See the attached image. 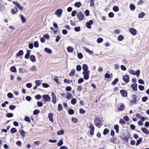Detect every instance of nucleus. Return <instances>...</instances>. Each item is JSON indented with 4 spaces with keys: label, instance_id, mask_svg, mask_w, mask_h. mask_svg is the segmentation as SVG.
Wrapping results in <instances>:
<instances>
[{
    "label": "nucleus",
    "instance_id": "obj_1",
    "mask_svg": "<svg viewBox=\"0 0 149 149\" xmlns=\"http://www.w3.org/2000/svg\"><path fill=\"white\" fill-rule=\"evenodd\" d=\"M102 119L100 116H97L94 119V123L96 127L100 128L102 125Z\"/></svg>",
    "mask_w": 149,
    "mask_h": 149
},
{
    "label": "nucleus",
    "instance_id": "obj_2",
    "mask_svg": "<svg viewBox=\"0 0 149 149\" xmlns=\"http://www.w3.org/2000/svg\"><path fill=\"white\" fill-rule=\"evenodd\" d=\"M63 12V10L61 9H58L55 12V14L58 17H60L61 16Z\"/></svg>",
    "mask_w": 149,
    "mask_h": 149
},
{
    "label": "nucleus",
    "instance_id": "obj_3",
    "mask_svg": "<svg viewBox=\"0 0 149 149\" xmlns=\"http://www.w3.org/2000/svg\"><path fill=\"white\" fill-rule=\"evenodd\" d=\"M88 127L90 129V134L91 135H93L94 134V132L95 130V127L93 124L90 123L88 126Z\"/></svg>",
    "mask_w": 149,
    "mask_h": 149
},
{
    "label": "nucleus",
    "instance_id": "obj_4",
    "mask_svg": "<svg viewBox=\"0 0 149 149\" xmlns=\"http://www.w3.org/2000/svg\"><path fill=\"white\" fill-rule=\"evenodd\" d=\"M77 17L80 20H82L84 19V15L81 12H79L77 13Z\"/></svg>",
    "mask_w": 149,
    "mask_h": 149
},
{
    "label": "nucleus",
    "instance_id": "obj_5",
    "mask_svg": "<svg viewBox=\"0 0 149 149\" xmlns=\"http://www.w3.org/2000/svg\"><path fill=\"white\" fill-rule=\"evenodd\" d=\"M129 73L133 75H136L137 77H138L140 74V70H137L135 72L133 70H131L129 71Z\"/></svg>",
    "mask_w": 149,
    "mask_h": 149
},
{
    "label": "nucleus",
    "instance_id": "obj_6",
    "mask_svg": "<svg viewBox=\"0 0 149 149\" xmlns=\"http://www.w3.org/2000/svg\"><path fill=\"white\" fill-rule=\"evenodd\" d=\"M42 97L46 102L50 101L51 98L48 95H44L42 96Z\"/></svg>",
    "mask_w": 149,
    "mask_h": 149
},
{
    "label": "nucleus",
    "instance_id": "obj_7",
    "mask_svg": "<svg viewBox=\"0 0 149 149\" xmlns=\"http://www.w3.org/2000/svg\"><path fill=\"white\" fill-rule=\"evenodd\" d=\"M93 23V21L92 20H90L89 22H86V26L88 29L91 28V25Z\"/></svg>",
    "mask_w": 149,
    "mask_h": 149
},
{
    "label": "nucleus",
    "instance_id": "obj_8",
    "mask_svg": "<svg viewBox=\"0 0 149 149\" xmlns=\"http://www.w3.org/2000/svg\"><path fill=\"white\" fill-rule=\"evenodd\" d=\"M90 71H86L84 73L83 72L82 74L84 75V78L85 80H87L89 78V74L90 73Z\"/></svg>",
    "mask_w": 149,
    "mask_h": 149
},
{
    "label": "nucleus",
    "instance_id": "obj_9",
    "mask_svg": "<svg viewBox=\"0 0 149 149\" xmlns=\"http://www.w3.org/2000/svg\"><path fill=\"white\" fill-rule=\"evenodd\" d=\"M131 97L132 100L131 101V102L134 104H136L137 101V96L133 94L132 95Z\"/></svg>",
    "mask_w": 149,
    "mask_h": 149
},
{
    "label": "nucleus",
    "instance_id": "obj_10",
    "mask_svg": "<svg viewBox=\"0 0 149 149\" xmlns=\"http://www.w3.org/2000/svg\"><path fill=\"white\" fill-rule=\"evenodd\" d=\"M52 102L54 104H55L56 102L57 97L55 94L53 92L52 93Z\"/></svg>",
    "mask_w": 149,
    "mask_h": 149
},
{
    "label": "nucleus",
    "instance_id": "obj_11",
    "mask_svg": "<svg viewBox=\"0 0 149 149\" xmlns=\"http://www.w3.org/2000/svg\"><path fill=\"white\" fill-rule=\"evenodd\" d=\"M129 31L131 34L133 35H135L137 34V31L136 30L133 28H131L129 30Z\"/></svg>",
    "mask_w": 149,
    "mask_h": 149
},
{
    "label": "nucleus",
    "instance_id": "obj_12",
    "mask_svg": "<svg viewBox=\"0 0 149 149\" xmlns=\"http://www.w3.org/2000/svg\"><path fill=\"white\" fill-rule=\"evenodd\" d=\"M82 68L83 70V72L84 73L86 71H90L88 70V68L87 65L86 64H84L83 65Z\"/></svg>",
    "mask_w": 149,
    "mask_h": 149
},
{
    "label": "nucleus",
    "instance_id": "obj_13",
    "mask_svg": "<svg viewBox=\"0 0 149 149\" xmlns=\"http://www.w3.org/2000/svg\"><path fill=\"white\" fill-rule=\"evenodd\" d=\"M120 92L121 95L124 97H126L127 96V91L124 90H120Z\"/></svg>",
    "mask_w": 149,
    "mask_h": 149
},
{
    "label": "nucleus",
    "instance_id": "obj_14",
    "mask_svg": "<svg viewBox=\"0 0 149 149\" xmlns=\"http://www.w3.org/2000/svg\"><path fill=\"white\" fill-rule=\"evenodd\" d=\"M13 3L16 5L20 10H22L23 9L22 7L20 4H19L17 2L15 1H13Z\"/></svg>",
    "mask_w": 149,
    "mask_h": 149
},
{
    "label": "nucleus",
    "instance_id": "obj_15",
    "mask_svg": "<svg viewBox=\"0 0 149 149\" xmlns=\"http://www.w3.org/2000/svg\"><path fill=\"white\" fill-rule=\"evenodd\" d=\"M123 79V80L126 83H128L129 81V77L128 75H124Z\"/></svg>",
    "mask_w": 149,
    "mask_h": 149
},
{
    "label": "nucleus",
    "instance_id": "obj_16",
    "mask_svg": "<svg viewBox=\"0 0 149 149\" xmlns=\"http://www.w3.org/2000/svg\"><path fill=\"white\" fill-rule=\"evenodd\" d=\"M137 84H134L131 85V87L132 88V90L134 91H136L137 89Z\"/></svg>",
    "mask_w": 149,
    "mask_h": 149
},
{
    "label": "nucleus",
    "instance_id": "obj_17",
    "mask_svg": "<svg viewBox=\"0 0 149 149\" xmlns=\"http://www.w3.org/2000/svg\"><path fill=\"white\" fill-rule=\"evenodd\" d=\"M53 114L52 113H49L48 114V118H49V120L52 122L54 121L53 118Z\"/></svg>",
    "mask_w": 149,
    "mask_h": 149
},
{
    "label": "nucleus",
    "instance_id": "obj_18",
    "mask_svg": "<svg viewBox=\"0 0 149 149\" xmlns=\"http://www.w3.org/2000/svg\"><path fill=\"white\" fill-rule=\"evenodd\" d=\"M73 97V96L71 93H67V96L66 98L68 100H70Z\"/></svg>",
    "mask_w": 149,
    "mask_h": 149
},
{
    "label": "nucleus",
    "instance_id": "obj_19",
    "mask_svg": "<svg viewBox=\"0 0 149 149\" xmlns=\"http://www.w3.org/2000/svg\"><path fill=\"white\" fill-rule=\"evenodd\" d=\"M31 51L30 50H27L26 51L27 53L25 56V58L26 59H28L29 58L30 56V52Z\"/></svg>",
    "mask_w": 149,
    "mask_h": 149
},
{
    "label": "nucleus",
    "instance_id": "obj_20",
    "mask_svg": "<svg viewBox=\"0 0 149 149\" xmlns=\"http://www.w3.org/2000/svg\"><path fill=\"white\" fill-rule=\"evenodd\" d=\"M24 54V52L23 50H19L16 54V56H22Z\"/></svg>",
    "mask_w": 149,
    "mask_h": 149
},
{
    "label": "nucleus",
    "instance_id": "obj_21",
    "mask_svg": "<svg viewBox=\"0 0 149 149\" xmlns=\"http://www.w3.org/2000/svg\"><path fill=\"white\" fill-rule=\"evenodd\" d=\"M30 59L32 62H35L36 61V57L34 55H31L30 56Z\"/></svg>",
    "mask_w": 149,
    "mask_h": 149
},
{
    "label": "nucleus",
    "instance_id": "obj_22",
    "mask_svg": "<svg viewBox=\"0 0 149 149\" xmlns=\"http://www.w3.org/2000/svg\"><path fill=\"white\" fill-rule=\"evenodd\" d=\"M141 130L144 133L147 134H149V131H148L146 128H142L141 129Z\"/></svg>",
    "mask_w": 149,
    "mask_h": 149
},
{
    "label": "nucleus",
    "instance_id": "obj_23",
    "mask_svg": "<svg viewBox=\"0 0 149 149\" xmlns=\"http://www.w3.org/2000/svg\"><path fill=\"white\" fill-rule=\"evenodd\" d=\"M10 70L11 71L13 72L16 73L17 72L16 69L15 67L14 66L11 67L10 68Z\"/></svg>",
    "mask_w": 149,
    "mask_h": 149
},
{
    "label": "nucleus",
    "instance_id": "obj_24",
    "mask_svg": "<svg viewBox=\"0 0 149 149\" xmlns=\"http://www.w3.org/2000/svg\"><path fill=\"white\" fill-rule=\"evenodd\" d=\"M143 138L141 137L139 138V139L137 141L136 143V146H138L142 141Z\"/></svg>",
    "mask_w": 149,
    "mask_h": 149
},
{
    "label": "nucleus",
    "instance_id": "obj_25",
    "mask_svg": "<svg viewBox=\"0 0 149 149\" xmlns=\"http://www.w3.org/2000/svg\"><path fill=\"white\" fill-rule=\"evenodd\" d=\"M44 50L46 52L49 54H51L52 52V50L48 48H45Z\"/></svg>",
    "mask_w": 149,
    "mask_h": 149
},
{
    "label": "nucleus",
    "instance_id": "obj_26",
    "mask_svg": "<svg viewBox=\"0 0 149 149\" xmlns=\"http://www.w3.org/2000/svg\"><path fill=\"white\" fill-rule=\"evenodd\" d=\"M18 11L17 9L15 7L11 10V12L13 14H15Z\"/></svg>",
    "mask_w": 149,
    "mask_h": 149
},
{
    "label": "nucleus",
    "instance_id": "obj_27",
    "mask_svg": "<svg viewBox=\"0 0 149 149\" xmlns=\"http://www.w3.org/2000/svg\"><path fill=\"white\" fill-rule=\"evenodd\" d=\"M19 132L20 133L22 137H25V132L24 130L21 129V130H19Z\"/></svg>",
    "mask_w": 149,
    "mask_h": 149
},
{
    "label": "nucleus",
    "instance_id": "obj_28",
    "mask_svg": "<svg viewBox=\"0 0 149 149\" xmlns=\"http://www.w3.org/2000/svg\"><path fill=\"white\" fill-rule=\"evenodd\" d=\"M84 49L86 52L89 53L90 54H92L93 53V51L90 50L88 48L86 47H84Z\"/></svg>",
    "mask_w": 149,
    "mask_h": 149
},
{
    "label": "nucleus",
    "instance_id": "obj_29",
    "mask_svg": "<svg viewBox=\"0 0 149 149\" xmlns=\"http://www.w3.org/2000/svg\"><path fill=\"white\" fill-rule=\"evenodd\" d=\"M67 49L68 52H72L73 51V48L70 46L68 47L67 48Z\"/></svg>",
    "mask_w": 149,
    "mask_h": 149
},
{
    "label": "nucleus",
    "instance_id": "obj_30",
    "mask_svg": "<svg viewBox=\"0 0 149 149\" xmlns=\"http://www.w3.org/2000/svg\"><path fill=\"white\" fill-rule=\"evenodd\" d=\"M81 4L80 2H76L74 4L75 6H77V8H79L81 6Z\"/></svg>",
    "mask_w": 149,
    "mask_h": 149
},
{
    "label": "nucleus",
    "instance_id": "obj_31",
    "mask_svg": "<svg viewBox=\"0 0 149 149\" xmlns=\"http://www.w3.org/2000/svg\"><path fill=\"white\" fill-rule=\"evenodd\" d=\"M125 106L123 104H121L120 106L118 108V110L120 111H123L124 109Z\"/></svg>",
    "mask_w": 149,
    "mask_h": 149
},
{
    "label": "nucleus",
    "instance_id": "obj_32",
    "mask_svg": "<svg viewBox=\"0 0 149 149\" xmlns=\"http://www.w3.org/2000/svg\"><path fill=\"white\" fill-rule=\"evenodd\" d=\"M145 15V14L144 12H142L139 14L138 17L139 18H143Z\"/></svg>",
    "mask_w": 149,
    "mask_h": 149
},
{
    "label": "nucleus",
    "instance_id": "obj_33",
    "mask_svg": "<svg viewBox=\"0 0 149 149\" xmlns=\"http://www.w3.org/2000/svg\"><path fill=\"white\" fill-rule=\"evenodd\" d=\"M77 102V100L75 98H72L71 101V103L73 105H74L76 104V103Z\"/></svg>",
    "mask_w": 149,
    "mask_h": 149
},
{
    "label": "nucleus",
    "instance_id": "obj_34",
    "mask_svg": "<svg viewBox=\"0 0 149 149\" xmlns=\"http://www.w3.org/2000/svg\"><path fill=\"white\" fill-rule=\"evenodd\" d=\"M114 129L116 130V133H118L119 131V126L118 125H114Z\"/></svg>",
    "mask_w": 149,
    "mask_h": 149
},
{
    "label": "nucleus",
    "instance_id": "obj_35",
    "mask_svg": "<svg viewBox=\"0 0 149 149\" xmlns=\"http://www.w3.org/2000/svg\"><path fill=\"white\" fill-rule=\"evenodd\" d=\"M130 8L131 10H134L136 8L135 5L134 4H131L130 6Z\"/></svg>",
    "mask_w": 149,
    "mask_h": 149
},
{
    "label": "nucleus",
    "instance_id": "obj_36",
    "mask_svg": "<svg viewBox=\"0 0 149 149\" xmlns=\"http://www.w3.org/2000/svg\"><path fill=\"white\" fill-rule=\"evenodd\" d=\"M109 132V130L107 128L105 129L103 131V134L105 135L107 134Z\"/></svg>",
    "mask_w": 149,
    "mask_h": 149
},
{
    "label": "nucleus",
    "instance_id": "obj_37",
    "mask_svg": "<svg viewBox=\"0 0 149 149\" xmlns=\"http://www.w3.org/2000/svg\"><path fill=\"white\" fill-rule=\"evenodd\" d=\"M21 17V19L22 22L23 23H25L26 22V20L25 17H24L23 15H21L20 16Z\"/></svg>",
    "mask_w": 149,
    "mask_h": 149
},
{
    "label": "nucleus",
    "instance_id": "obj_38",
    "mask_svg": "<svg viewBox=\"0 0 149 149\" xmlns=\"http://www.w3.org/2000/svg\"><path fill=\"white\" fill-rule=\"evenodd\" d=\"M113 10L115 12H118L119 10V8L117 6H114L113 8Z\"/></svg>",
    "mask_w": 149,
    "mask_h": 149
},
{
    "label": "nucleus",
    "instance_id": "obj_39",
    "mask_svg": "<svg viewBox=\"0 0 149 149\" xmlns=\"http://www.w3.org/2000/svg\"><path fill=\"white\" fill-rule=\"evenodd\" d=\"M54 80L57 84H60V82L59 81L57 77L55 76Z\"/></svg>",
    "mask_w": 149,
    "mask_h": 149
},
{
    "label": "nucleus",
    "instance_id": "obj_40",
    "mask_svg": "<svg viewBox=\"0 0 149 149\" xmlns=\"http://www.w3.org/2000/svg\"><path fill=\"white\" fill-rule=\"evenodd\" d=\"M130 137V135L129 134H127L124 138V140L125 141L127 142L128 141L129 138Z\"/></svg>",
    "mask_w": 149,
    "mask_h": 149
},
{
    "label": "nucleus",
    "instance_id": "obj_41",
    "mask_svg": "<svg viewBox=\"0 0 149 149\" xmlns=\"http://www.w3.org/2000/svg\"><path fill=\"white\" fill-rule=\"evenodd\" d=\"M103 40V39L102 38H98L97 39V42L98 43H100L102 42Z\"/></svg>",
    "mask_w": 149,
    "mask_h": 149
},
{
    "label": "nucleus",
    "instance_id": "obj_42",
    "mask_svg": "<svg viewBox=\"0 0 149 149\" xmlns=\"http://www.w3.org/2000/svg\"><path fill=\"white\" fill-rule=\"evenodd\" d=\"M75 70L74 69L72 70L69 75L70 76L72 77L75 74Z\"/></svg>",
    "mask_w": 149,
    "mask_h": 149
},
{
    "label": "nucleus",
    "instance_id": "obj_43",
    "mask_svg": "<svg viewBox=\"0 0 149 149\" xmlns=\"http://www.w3.org/2000/svg\"><path fill=\"white\" fill-rule=\"evenodd\" d=\"M64 133V131L63 130H60L57 132V134L58 135H62Z\"/></svg>",
    "mask_w": 149,
    "mask_h": 149
},
{
    "label": "nucleus",
    "instance_id": "obj_44",
    "mask_svg": "<svg viewBox=\"0 0 149 149\" xmlns=\"http://www.w3.org/2000/svg\"><path fill=\"white\" fill-rule=\"evenodd\" d=\"M17 129L15 127L13 128H11L10 130V131H11V133L12 134H14V133H15V132H17Z\"/></svg>",
    "mask_w": 149,
    "mask_h": 149
},
{
    "label": "nucleus",
    "instance_id": "obj_45",
    "mask_svg": "<svg viewBox=\"0 0 149 149\" xmlns=\"http://www.w3.org/2000/svg\"><path fill=\"white\" fill-rule=\"evenodd\" d=\"M68 113L70 115H73L74 113V111L73 109H70L68 111Z\"/></svg>",
    "mask_w": 149,
    "mask_h": 149
},
{
    "label": "nucleus",
    "instance_id": "obj_46",
    "mask_svg": "<svg viewBox=\"0 0 149 149\" xmlns=\"http://www.w3.org/2000/svg\"><path fill=\"white\" fill-rule=\"evenodd\" d=\"M118 81V78H116L112 82V84L113 85H115L117 83V82Z\"/></svg>",
    "mask_w": 149,
    "mask_h": 149
},
{
    "label": "nucleus",
    "instance_id": "obj_47",
    "mask_svg": "<svg viewBox=\"0 0 149 149\" xmlns=\"http://www.w3.org/2000/svg\"><path fill=\"white\" fill-rule=\"evenodd\" d=\"M36 85L38 86H40L41 84L39 80H36L35 81Z\"/></svg>",
    "mask_w": 149,
    "mask_h": 149
},
{
    "label": "nucleus",
    "instance_id": "obj_48",
    "mask_svg": "<svg viewBox=\"0 0 149 149\" xmlns=\"http://www.w3.org/2000/svg\"><path fill=\"white\" fill-rule=\"evenodd\" d=\"M77 56L79 58L81 59L83 58V55L81 53L79 52V53L78 54Z\"/></svg>",
    "mask_w": 149,
    "mask_h": 149
},
{
    "label": "nucleus",
    "instance_id": "obj_49",
    "mask_svg": "<svg viewBox=\"0 0 149 149\" xmlns=\"http://www.w3.org/2000/svg\"><path fill=\"white\" fill-rule=\"evenodd\" d=\"M13 116V114L12 113H8L6 115V116L8 118L12 117Z\"/></svg>",
    "mask_w": 149,
    "mask_h": 149
},
{
    "label": "nucleus",
    "instance_id": "obj_50",
    "mask_svg": "<svg viewBox=\"0 0 149 149\" xmlns=\"http://www.w3.org/2000/svg\"><path fill=\"white\" fill-rule=\"evenodd\" d=\"M124 38V37L122 35H119L118 38V40L119 41H121Z\"/></svg>",
    "mask_w": 149,
    "mask_h": 149
},
{
    "label": "nucleus",
    "instance_id": "obj_51",
    "mask_svg": "<svg viewBox=\"0 0 149 149\" xmlns=\"http://www.w3.org/2000/svg\"><path fill=\"white\" fill-rule=\"evenodd\" d=\"M63 140L61 139L57 144L58 146H60L63 144Z\"/></svg>",
    "mask_w": 149,
    "mask_h": 149
},
{
    "label": "nucleus",
    "instance_id": "obj_52",
    "mask_svg": "<svg viewBox=\"0 0 149 149\" xmlns=\"http://www.w3.org/2000/svg\"><path fill=\"white\" fill-rule=\"evenodd\" d=\"M34 45L35 47L38 48L39 47V45L38 42L37 41H35L34 42Z\"/></svg>",
    "mask_w": 149,
    "mask_h": 149
},
{
    "label": "nucleus",
    "instance_id": "obj_53",
    "mask_svg": "<svg viewBox=\"0 0 149 149\" xmlns=\"http://www.w3.org/2000/svg\"><path fill=\"white\" fill-rule=\"evenodd\" d=\"M24 120L27 122H29V123H30L31 122V120L29 118V117L28 116H26L25 118H24Z\"/></svg>",
    "mask_w": 149,
    "mask_h": 149
},
{
    "label": "nucleus",
    "instance_id": "obj_54",
    "mask_svg": "<svg viewBox=\"0 0 149 149\" xmlns=\"http://www.w3.org/2000/svg\"><path fill=\"white\" fill-rule=\"evenodd\" d=\"M7 96L9 98H11L13 97V95L12 93L10 92L8 93Z\"/></svg>",
    "mask_w": 149,
    "mask_h": 149
},
{
    "label": "nucleus",
    "instance_id": "obj_55",
    "mask_svg": "<svg viewBox=\"0 0 149 149\" xmlns=\"http://www.w3.org/2000/svg\"><path fill=\"white\" fill-rule=\"evenodd\" d=\"M36 71V67L34 66H33L31 68V71L32 72H35Z\"/></svg>",
    "mask_w": 149,
    "mask_h": 149
},
{
    "label": "nucleus",
    "instance_id": "obj_56",
    "mask_svg": "<svg viewBox=\"0 0 149 149\" xmlns=\"http://www.w3.org/2000/svg\"><path fill=\"white\" fill-rule=\"evenodd\" d=\"M72 120L73 123H77L78 122V119L75 118H72Z\"/></svg>",
    "mask_w": 149,
    "mask_h": 149
},
{
    "label": "nucleus",
    "instance_id": "obj_57",
    "mask_svg": "<svg viewBox=\"0 0 149 149\" xmlns=\"http://www.w3.org/2000/svg\"><path fill=\"white\" fill-rule=\"evenodd\" d=\"M37 104L38 106L39 107H42L43 105V103L40 101H38V102H37Z\"/></svg>",
    "mask_w": 149,
    "mask_h": 149
},
{
    "label": "nucleus",
    "instance_id": "obj_58",
    "mask_svg": "<svg viewBox=\"0 0 149 149\" xmlns=\"http://www.w3.org/2000/svg\"><path fill=\"white\" fill-rule=\"evenodd\" d=\"M138 88L139 90L141 91H143L144 89V87L141 85H139L138 86Z\"/></svg>",
    "mask_w": 149,
    "mask_h": 149
},
{
    "label": "nucleus",
    "instance_id": "obj_59",
    "mask_svg": "<svg viewBox=\"0 0 149 149\" xmlns=\"http://www.w3.org/2000/svg\"><path fill=\"white\" fill-rule=\"evenodd\" d=\"M63 109V107L62 105L59 104L58 106V110L59 111H61Z\"/></svg>",
    "mask_w": 149,
    "mask_h": 149
},
{
    "label": "nucleus",
    "instance_id": "obj_60",
    "mask_svg": "<svg viewBox=\"0 0 149 149\" xmlns=\"http://www.w3.org/2000/svg\"><path fill=\"white\" fill-rule=\"evenodd\" d=\"M109 17L110 18L113 17L114 16V14L113 12H110L108 14Z\"/></svg>",
    "mask_w": 149,
    "mask_h": 149
},
{
    "label": "nucleus",
    "instance_id": "obj_61",
    "mask_svg": "<svg viewBox=\"0 0 149 149\" xmlns=\"http://www.w3.org/2000/svg\"><path fill=\"white\" fill-rule=\"evenodd\" d=\"M81 67L80 65H77L76 66V70L78 71H80L81 70Z\"/></svg>",
    "mask_w": 149,
    "mask_h": 149
},
{
    "label": "nucleus",
    "instance_id": "obj_62",
    "mask_svg": "<svg viewBox=\"0 0 149 149\" xmlns=\"http://www.w3.org/2000/svg\"><path fill=\"white\" fill-rule=\"evenodd\" d=\"M42 86L44 88H47L49 87V84L46 83H43L42 84Z\"/></svg>",
    "mask_w": 149,
    "mask_h": 149
},
{
    "label": "nucleus",
    "instance_id": "obj_63",
    "mask_svg": "<svg viewBox=\"0 0 149 149\" xmlns=\"http://www.w3.org/2000/svg\"><path fill=\"white\" fill-rule=\"evenodd\" d=\"M72 88L70 86H67L65 88V90L67 91H71Z\"/></svg>",
    "mask_w": 149,
    "mask_h": 149
},
{
    "label": "nucleus",
    "instance_id": "obj_64",
    "mask_svg": "<svg viewBox=\"0 0 149 149\" xmlns=\"http://www.w3.org/2000/svg\"><path fill=\"white\" fill-rule=\"evenodd\" d=\"M39 112V110L37 109H36L33 111V114L34 115H36Z\"/></svg>",
    "mask_w": 149,
    "mask_h": 149
}]
</instances>
